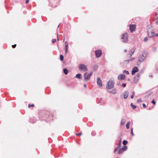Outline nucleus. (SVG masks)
<instances>
[{"mask_svg": "<svg viewBox=\"0 0 158 158\" xmlns=\"http://www.w3.org/2000/svg\"><path fill=\"white\" fill-rule=\"evenodd\" d=\"M121 140H122V139L121 138L119 140V143H121Z\"/></svg>", "mask_w": 158, "mask_h": 158, "instance_id": "nucleus-44", "label": "nucleus"}, {"mask_svg": "<svg viewBox=\"0 0 158 158\" xmlns=\"http://www.w3.org/2000/svg\"><path fill=\"white\" fill-rule=\"evenodd\" d=\"M137 101L138 102H140L142 101V100L141 99H138L137 100Z\"/></svg>", "mask_w": 158, "mask_h": 158, "instance_id": "nucleus-37", "label": "nucleus"}, {"mask_svg": "<svg viewBox=\"0 0 158 158\" xmlns=\"http://www.w3.org/2000/svg\"><path fill=\"white\" fill-rule=\"evenodd\" d=\"M122 148L124 150V151L126 150L127 149V147L124 145L123 146Z\"/></svg>", "mask_w": 158, "mask_h": 158, "instance_id": "nucleus-23", "label": "nucleus"}, {"mask_svg": "<svg viewBox=\"0 0 158 158\" xmlns=\"http://www.w3.org/2000/svg\"><path fill=\"white\" fill-rule=\"evenodd\" d=\"M56 41V40L55 39H53L52 40V43H55Z\"/></svg>", "mask_w": 158, "mask_h": 158, "instance_id": "nucleus-32", "label": "nucleus"}, {"mask_svg": "<svg viewBox=\"0 0 158 158\" xmlns=\"http://www.w3.org/2000/svg\"><path fill=\"white\" fill-rule=\"evenodd\" d=\"M121 143H119L118 144V146L117 147H119V148L121 145Z\"/></svg>", "mask_w": 158, "mask_h": 158, "instance_id": "nucleus-39", "label": "nucleus"}, {"mask_svg": "<svg viewBox=\"0 0 158 158\" xmlns=\"http://www.w3.org/2000/svg\"><path fill=\"white\" fill-rule=\"evenodd\" d=\"M156 36L158 37V33H157V34H156Z\"/></svg>", "mask_w": 158, "mask_h": 158, "instance_id": "nucleus-49", "label": "nucleus"}, {"mask_svg": "<svg viewBox=\"0 0 158 158\" xmlns=\"http://www.w3.org/2000/svg\"><path fill=\"white\" fill-rule=\"evenodd\" d=\"M139 71V69L137 67H135L132 71V74L134 75L135 73Z\"/></svg>", "mask_w": 158, "mask_h": 158, "instance_id": "nucleus-11", "label": "nucleus"}, {"mask_svg": "<svg viewBox=\"0 0 158 158\" xmlns=\"http://www.w3.org/2000/svg\"><path fill=\"white\" fill-rule=\"evenodd\" d=\"M82 134L81 132L79 133H77L76 134V135L77 136H80Z\"/></svg>", "mask_w": 158, "mask_h": 158, "instance_id": "nucleus-33", "label": "nucleus"}, {"mask_svg": "<svg viewBox=\"0 0 158 158\" xmlns=\"http://www.w3.org/2000/svg\"><path fill=\"white\" fill-rule=\"evenodd\" d=\"M92 74V72H91L90 73H85L84 75L85 78L84 81H89Z\"/></svg>", "mask_w": 158, "mask_h": 158, "instance_id": "nucleus-6", "label": "nucleus"}, {"mask_svg": "<svg viewBox=\"0 0 158 158\" xmlns=\"http://www.w3.org/2000/svg\"><path fill=\"white\" fill-rule=\"evenodd\" d=\"M57 40H59V39H58V35H57Z\"/></svg>", "mask_w": 158, "mask_h": 158, "instance_id": "nucleus-50", "label": "nucleus"}, {"mask_svg": "<svg viewBox=\"0 0 158 158\" xmlns=\"http://www.w3.org/2000/svg\"><path fill=\"white\" fill-rule=\"evenodd\" d=\"M148 40V38L147 37H146L144 38V41L145 42H147Z\"/></svg>", "mask_w": 158, "mask_h": 158, "instance_id": "nucleus-29", "label": "nucleus"}, {"mask_svg": "<svg viewBox=\"0 0 158 158\" xmlns=\"http://www.w3.org/2000/svg\"><path fill=\"white\" fill-rule=\"evenodd\" d=\"M142 105H143V106L144 107H146V105L144 104V103H143V104H142Z\"/></svg>", "mask_w": 158, "mask_h": 158, "instance_id": "nucleus-40", "label": "nucleus"}, {"mask_svg": "<svg viewBox=\"0 0 158 158\" xmlns=\"http://www.w3.org/2000/svg\"><path fill=\"white\" fill-rule=\"evenodd\" d=\"M140 76V74L139 73H138L135 76H137V78H139Z\"/></svg>", "mask_w": 158, "mask_h": 158, "instance_id": "nucleus-31", "label": "nucleus"}, {"mask_svg": "<svg viewBox=\"0 0 158 158\" xmlns=\"http://www.w3.org/2000/svg\"><path fill=\"white\" fill-rule=\"evenodd\" d=\"M78 68L81 71L85 72L87 71L88 70L87 66L84 64H80Z\"/></svg>", "mask_w": 158, "mask_h": 158, "instance_id": "nucleus-4", "label": "nucleus"}, {"mask_svg": "<svg viewBox=\"0 0 158 158\" xmlns=\"http://www.w3.org/2000/svg\"><path fill=\"white\" fill-rule=\"evenodd\" d=\"M147 53L146 52H143L142 54L138 58V61L137 62V65H139L141 63L144 61L145 58L147 56Z\"/></svg>", "mask_w": 158, "mask_h": 158, "instance_id": "nucleus-1", "label": "nucleus"}, {"mask_svg": "<svg viewBox=\"0 0 158 158\" xmlns=\"http://www.w3.org/2000/svg\"><path fill=\"white\" fill-rule=\"evenodd\" d=\"M125 75L124 74H120L118 77V79L119 80H124L125 79Z\"/></svg>", "mask_w": 158, "mask_h": 158, "instance_id": "nucleus-8", "label": "nucleus"}, {"mask_svg": "<svg viewBox=\"0 0 158 158\" xmlns=\"http://www.w3.org/2000/svg\"><path fill=\"white\" fill-rule=\"evenodd\" d=\"M128 35L127 33H125L123 34L121 37L122 42L125 43H127L128 41Z\"/></svg>", "mask_w": 158, "mask_h": 158, "instance_id": "nucleus-5", "label": "nucleus"}, {"mask_svg": "<svg viewBox=\"0 0 158 158\" xmlns=\"http://www.w3.org/2000/svg\"><path fill=\"white\" fill-rule=\"evenodd\" d=\"M125 119L123 118L122 119L121 122V126L123 125L125 123Z\"/></svg>", "mask_w": 158, "mask_h": 158, "instance_id": "nucleus-17", "label": "nucleus"}, {"mask_svg": "<svg viewBox=\"0 0 158 158\" xmlns=\"http://www.w3.org/2000/svg\"><path fill=\"white\" fill-rule=\"evenodd\" d=\"M152 103L153 104H154L155 105L156 104V103L154 100H152Z\"/></svg>", "mask_w": 158, "mask_h": 158, "instance_id": "nucleus-36", "label": "nucleus"}, {"mask_svg": "<svg viewBox=\"0 0 158 158\" xmlns=\"http://www.w3.org/2000/svg\"><path fill=\"white\" fill-rule=\"evenodd\" d=\"M126 127L127 129H129L130 128L129 125L126 124Z\"/></svg>", "mask_w": 158, "mask_h": 158, "instance_id": "nucleus-35", "label": "nucleus"}, {"mask_svg": "<svg viewBox=\"0 0 158 158\" xmlns=\"http://www.w3.org/2000/svg\"><path fill=\"white\" fill-rule=\"evenodd\" d=\"M131 106L133 109H135L136 108V106H134L132 103L131 104Z\"/></svg>", "mask_w": 158, "mask_h": 158, "instance_id": "nucleus-22", "label": "nucleus"}, {"mask_svg": "<svg viewBox=\"0 0 158 158\" xmlns=\"http://www.w3.org/2000/svg\"><path fill=\"white\" fill-rule=\"evenodd\" d=\"M122 85L123 87H125L126 86V85L125 83H124L122 84Z\"/></svg>", "mask_w": 158, "mask_h": 158, "instance_id": "nucleus-34", "label": "nucleus"}, {"mask_svg": "<svg viewBox=\"0 0 158 158\" xmlns=\"http://www.w3.org/2000/svg\"><path fill=\"white\" fill-rule=\"evenodd\" d=\"M64 73L66 75L68 74V70L66 68H64L63 70Z\"/></svg>", "mask_w": 158, "mask_h": 158, "instance_id": "nucleus-19", "label": "nucleus"}, {"mask_svg": "<svg viewBox=\"0 0 158 158\" xmlns=\"http://www.w3.org/2000/svg\"><path fill=\"white\" fill-rule=\"evenodd\" d=\"M134 59H135L134 58H131V59H128V60H125V61H127V62H129L131 61H132L133 60H134Z\"/></svg>", "mask_w": 158, "mask_h": 158, "instance_id": "nucleus-20", "label": "nucleus"}, {"mask_svg": "<svg viewBox=\"0 0 158 158\" xmlns=\"http://www.w3.org/2000/svg\"><path fill=\"white\" fill-rule=\"evenodd\" d=\"M117 158H118L117 157Z\"/></svg>", "mask_w": 158, "mask_h": 158, "instance_id": "nucleus-52", "label": "nucleus"}, {"mask_svg": "<svg viewBox=\"0 0 158 158\" xmlns=\"http://www.w3.org/2000/svg\"><path fill=\"white\" fill-rule=\"evenodd\" d=\"M132 95H134V94H135V92H132Z\"/></svg>", "mask_w": 158, "mask_h": 158, "instance_id": "nucleus-48", "label": "nucleus"}, {"mask_svg": "<svg viewBox=\"0 0 158 158\" xmlns=\"http://www.w3.org/2000/svg\"><path fill=\"white\" fill-rule=\"evenodd\" d=\"M59 26H60V25H58V28L59 27Z\"/></svg>", "mask_w": 158, "mask_h": 158, "instance_id": "nucleus-51", "label": "nucleus"}, {"mask_svg": "<svg viewBox=\"0 0 158 158\" xmlns=\"http://www.w3.org/2000/svg\"><path fill=\"white\" fill-rule=\"evenodd\" d=\"M127 143V141L126 140H124L123 142V143L124 145H126Z\"/></svg>", "mask_w": 158, "mask_h": 158, "instance_id": "nucleus-21", "label": "nucleus"}, {"mask_svg": "<svg viewBox=\"0 0 158 158\" xmlns=\"http://www.w3.org/2000/svg\"><path fill=\"white\" fill-rule=\"evenodd\" d=\"M135 29V27L133 25H131L130 26V31L132 32H133Z\"/></svg>", "mask_w": 158, "mask_h": 158, "instance_id": "nucleus-14", "label": "nucleus"}, {"mask_svg": "<svg viewBox=\"0 0 158 158\" xmlns=\"http://www.w3.org/2000/svg\"><path fill=\"white\" fill-rule=\"evenodd\" d=\"M139 80V78H137V76H135L134 78V82L135 83H137Z\"/></svg>", "mask_w": 158, "mask_h": 158, "instance_id": "nucleus-15", "label": "nucleus"}, {"mask_svg": "<svg viewBox=\"0 0 158 158\" xmlns=\"http://www.w3.org/2000/svg\"><path fill=\"white\" fill-rule=\"evenodd\" d=\"M114 86V83L111 80H110L107 82L106 88L109 89H111L113 88Z\"/></svg>", "mask_w": 158, "mask_h": 158, "instance_id": "nucleus-3", "label": "nucleus"}, {"mask_svg": "<svg viewBox=\"0 0 158 158\" xmlns=\"http://www.w3.org/2000/svg\"><path fill=\"white\" fill-rule=\"evenodd\" d=\"M34 105L33 104H29L28 105V107H29L30 108L31 107H34Z\"/></svg>", "mask_w": 158, "mask_h": 158, "instance_id": "nucleus-30", "label": "nucleus"}, {"mask_svg": "<svg viewBox=\"0 0 158 158\" xmlns=\"http://www.w3.org/2000/svg\"><path fill=\"white\" fill-rule=\"evenodd\" d=\"M60 60L61 61L63 60L64 56L62 55H60Z\"/></svg>", "mask_w": 158, "mask_h": 158, "instance_id": "nucleus-24", "label": "nucleus"}, {"mask_svg": "<svg viewBox=\"0 0 158 158\" xmlns=\"http://www.w3.org/2000/svg\"><path fill=\"white\" fill-rule=\"evenodd\" d=\"M133 128H131V134L133 136H134V135L133 134Z\"/></svg>", "mask_w": 158, "mask_h": 158, "instance_id": "nucleus-27", "label": "nucleus"}, {"mask_svg": "<svg viewBox=\"0 0 158 158\" xmlns=\"http://www.w3.org/2000/svg\"><path fill=\"white\" fill-rule=\"evenodd\" d=\"M135 51V49L134 48H133L131 49L130 52L129 54H127V56L128 57H131L132 55L134 54Z\"/></svg>", "mask_w": 158, "mask_h": 158, "instance_id": "nucleus-9", "label": "nucleus"}, {"mask_svg": "<svg viewBox=\"0 0 158 158\" xmlns=\"http://www.w3.org/2000/svg\"><path fill=\"white\" fill-rule=\"evenodd\" d=\"M134 95H132L131 97V98H134Z\"/></svg>", "mask_w": 158, "mask_h": 158, "instance_id": "nucleus-43", "label": "nucleus"}, {"mask_svg": "<svg viewBox=\"0 0 158 158\" xmlns=\"http://www.w3.org/2000/svg\"><path fill=\"white\" fill-rule=\"evenodd\" d=\"M131 124V122L130 121H128L127 122V124H128V125H129Z\"/></svg>", "mask_w": 158, "mask_h": 158, "instance_id": "nucleus-41", "label": "nucleus"}, {"mask_svg": "<svg viewBox=\"0 0 158 158\" xmlns=\"http://www.w3.org/2000/svg\"><path fill=\"white\" fill-rule=\"evenodd\" d=\"M123 73H126L127 74H129V72L128 71H126L125 70H124L123 71Z\"/></svg>", "mask_w": 158, "mask_h": 158, "instance_id": "nucleus-26", "label": "nucleus"}, {"mask_svg": "<svg viewBox=\"0 0 158 158\" xmlns=\"http://www.w3.org/2000/svg\"><path fill=\"white\" fill-rule=\"evenodd\" d=\"M129 95V92L128 91H125L123 94V96H124V98L125 99L127 98L128 97Z\"/></svg>", "mask_w": 158, "mask_h": 158, "instance_id": "nucleus-13", "label": "nucleus"}, {"mask_svg": "<svg viewBox=\"0 0 158 158\" xmlns=\"http://www.w3.org/2000/svg\"><path fill=\"white\" fill-rule=\"evenodd\" d=\"M16 44H14V45H12V47L13 48H14L16 47Z\"/></svg>", "mask_w": 158, "mask_h": 158, "instance_id": "nucleus-38", "label": "nucleus"}, {"mask_svg": "<svg viewBox=\"0 0 158 158\" xmlns=\"http://www.w3.org/2000/svg\"><path fill=\"white\" fill-rule=\"evenodd\" d=\"M29 1V0H26V3L27 4L28 3Z\"/></svg>", "mask_w": 158, "mask_h": 158, "instance_id": "nucleus-42", "label": "nucleus"}, {"mask_svg": "<svg viewBox=\"0 0 158 158\" xmlns=\"http://www.w3.org/2000/svg\"><path fill=\"white\" fill-rule=\"evenodd\" d=\"M97 84L98 86L100 87H101L102 86V81L101 80L100 77H98L97 78Z\"/></svg>", "mask_w": 158, "mask_h": 158, "instance_id": "nucleus-10", "label": "nucleus"}, {"mask_svg": "<svg viewBox=\"0 0 158 158\" xmlns=\"http://www.w3.org/2000/svg\"><path fill=\"white\" fill-rule=\"evenodd\" d=\"M96 56L97 58L99 57L102 55V53L101 50L98 49L95 51Z\"/></svg>", "mask_w": 158, "mask_h": 158, "instance_id": "nucleus-7", "label": "nucleus"}, {"mask_svg": "<svg viewBox=\"0 0 158 158\" xmlns=\"http://www.w3.org/2000/svg\"><path fill=\"white\" fill-rule=\"evenodd\" d=\"M119 147H117L115 148V149H114V152L115 153V152L117 151V150L119 148Z\"/></svg>", "mask_w": 158, "mask_h": 158, "instance_id": "nucleus-28", "label": "nucleus"}, {"mask_svg": "<svg viewBox=\"0 0 158 158\" xmlns=\"http://www.w3.org/2000/svg\"><path fill=\"white\" fill-rule=\"evenodd\" d=\"M111 93L113 94H115L116 93V91L115 89H113L112 91V92H111Z\"/></svg>", "mask_w": 158, "mask_h": 158, "instance_id": "nucleus-25", "label": "nucleus"}, {"mask_svg": "<svg viewBox=\"0 0 158 158\" xmlns=\"http://www.w3.org/2000/svg\"><path fill=\"white\" fill-rule=\"evenodd\" d=\"M84 87H86V84H84Z\"/></svg>", "mask_w": 158, "mask_h": 158, "instance_id": "nucleus-46", "label": "nucleus"}, {"mask_svg": "<svg viewBox=\"0 0 158 158\" xmlns=\"http://www.w3.org/2000/svg\"><path fill=\"white\" fill-rule=\"evenodd\" d=\"M82 75L80 74H77L76 75L75 77L77 79H81L82 78Z\"/></svg>", "mask_w": 158, "mask_h": 158, "instance_id": "nucleus-16", "label": "nucleus"}, {"mask_svg": "<svg viewBox=\"0 0 158 158\" xmlns=\"http://www.w3.org/2000/svg\"><path fill=\"white\" fill-rule=\"evenodd\" d=\"M124 52H127V50L126 49H125L124 50Z\"/></svg>", "mask_w": 158, "mask_h": 158, "instance_id": "nucleus-45", "label": "nucleus"}, {"mask_svg": "<svg viewBox=\"0 0 158 158\" xmlns=\"http://www.w3.org/2000/svg\"><path fill=\"white\" fill-rule=\"evenodd\" d=\"M148 34V36L150 38H151L155 35V33L152 27L150 26L147 29Z\"/></svg>", "mask_w": 158, "mask_h": 158, "instance_id": "nucleus-2", "label": "nucleus"}, {"mask_svg": "<svg viewBox=\"0 0 158 158\" xmlns=\"http://www.w3.org/2000/svg\"><path fill=\"white\" fill-rule=\"evenodd\" d=\"M65 54H67L68 52V43L67 42H65Z\"/></svg>", "mask_w": 158, "mask_h": 158, "instance_id": "nucleus-12", "label": "nucleus"}, {"mask_svg": "<svg viewBox=\"0 0 158 158\" xmlns=\"http://www.w3.org/2000/svg\"><path fill=\"white\" fill-rule=\"evenodd\" d=\"M124 151V150L122 148H120L119 149L118 151V153L119 154H120L122 153Z\"/></svg>", "mask_w": 158, "mask_h": 158, "instance_id": "nucleus-18", "label": "nucleus"}, {"mask_svg": "<svg viewBox=\"0 0 158 158\" xmlns=\"http://www.w3.org/2000/svg\"><path fill=\"white\" fill-rule=\"evenodd\" d=\"M149 77H152V75H149Z\"/></svg>", "mask_w": 158, "mask_h": 158, "instance_id": "nucleus-47", "label": "nucleus"}]
</instances>
